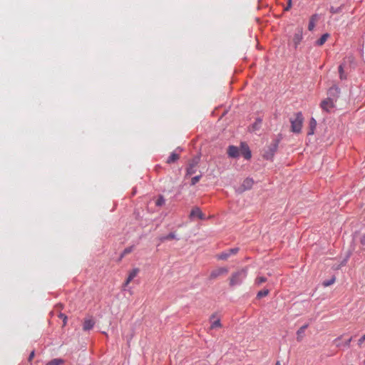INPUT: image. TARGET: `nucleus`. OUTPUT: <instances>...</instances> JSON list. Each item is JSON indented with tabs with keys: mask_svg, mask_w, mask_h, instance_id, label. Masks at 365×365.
I'll return each instance as SVG.
<instances>
[{
	"mask_svg": "<svg viewBox=\"0 0 365 365\" xmlns=\"http://www.w3.org/2000/svg\"><path fill=\"white\" fill-rule=\"evenodd\" d=\"M227 272H228V269L227 268H226V267H220L218 269H216L213 270L210 273V278L211 279H215V278L218 277L220 275L227 274Z\"/></svg>",
	"mask_w": 365,
	"mask_h": 365,
	"instance_id": "obj_10",
	"label": "nucleus"
},
{
	"mask_svg": "<svg viewBox=\"0 0 365 365\" xmlns=\"http://www.w3.org/2000/svg\"><path fill=\"white\" fill-rule=\"evenodd\" d=\"M329 11L333 14H339L342 11V6L339 7L331 6Z\"/></svg>",
	"mask_w": 365,
	"mask_h": 365,
	"instance_id": "obj_30",
	"label": "nucleus"
},
{
	"mask_svg": "<svg viewBox=\"0 0 365 365\" xmlns=\"http://www.w3.org/2000/svg\"><path fill=\"white\" fill-rule=\"evenodd\" d=\"M282 140L281 135H279L276 138H274L269 145L267 146V148L264 149L263 157L266 160H272L273 159V157L277 152L279 143L280 140Z\"/></svg>",
	"mask_w": 365,
	"mask_h": 365,
	"instance_id": "obj_2",
	"label": "nucleus"
},
{
	"mask_svg": "<svg viewBox=\"0 0 365 365\" xmlns=\"http://www.w3.org/2000/svg\"><path fill=\"white\" fill-rule=\"evenodd\" d=\"M363 365H365V360H364V364Z\"/></svg>",
	"mask_w": 365,
	"mask_h": 365,
	"instance_id": "obj_45",
	"label": "nucleus"
},
{
	"mask_svg": "<svg viewBox=\"0 0 365 365\" xmlns=\"http://www.w3.org/2000/svg\"><path fill=\"white\" fill-rule=\"evenodd\" d=\"M318 14H314L311 16L310 19H309V25H308V29L309 31H312L315 26V22L317 21L318 19Z\"/></svg>",
	"mask_w": 365,
	"mask_h": 365,
	"instance_id": "obj_18",
	"label": "nucleus"
},
{
	"mask_svg": "<svg viewBox=\"0 0 365 365\" xmlns=\"http://www.w3.org/2000/svg\"><path fill=\"white\" fill-rule=\"evenodd\" d=\"M222 327V324L220 323V321H214V322L211 324L210 329H214L217 328H220Z\"/></svg>",
	"mask_w": 365,
	"mask_h": 365,
	"instance_id": "obj_32",
	"label": "nucleus"
},
{
	"mask_svg": "<svg viewBox=\"0 0 365 365\" xmlns=\"http://www.w3.org/2000/svg\"><path fill=\"white\" fill-rule=\"evenodd\" d=\"M349 256L342 262V264H345L346 261H347V259H348Z\"/></svg>",
	"mask_w": 365,
	"mask_h": 365,
	"instance_id": "obj_41",
	"label": "nucleus"
},
{
	"mask_svg": "<svg viewBox=\"0 0 365 365\" xmlns=\"http://www.w3.org/2000/svg\"><path fill=\"white\" fill-rule=\"evenodd\" d=\"M227 154L229 157L232 158H238L240 155V150L237 147L230 145L227 149Z\"/></svg>",
	"mask_w": 365,
	"mask_h": 365,
	"instance_id": "obj_12",
	"label": "nucleus"
},
{
	"mask_svg": "<svg viewBox=\"0 0 365 365\" xmlns=\"http://www.w3.org/2000/svg\"><path fill=\"white\" fill-rule=\"evenodd\" d=\"M334 103L335 101L331 98H327L321 102L320 107L324 111L330 113L331 110L334 108Z\"/></svg>",
	"mask_w": 365,
	"mask_h": 365,
	"instance_id": "obj_5",
	"label": "nucleus"
},
{
	"mask_svg": "<svg viewBox=\"0 0 365 365\" xmlns=\"http://www.w3.org/2000/svg\"><path fill=\"white\" fill-rule=\"evenodd\" d=\"M267 281V278L264 277H257L255 279V284L259 285Z\"/></svg>",
	"mask_w": 365,
	"mask_h": 365,
	"instance_id": "obj_31",
	"label": "nucleus"
},
{
	"mask_svg": "<svg viewBox=\"0 0 365 365\" xmlns=\"http://www.w3.org/2000/svg\"><path fill=\"white\" fill-rule=\"evenodd\" d=\"M34 356H35V351H34H34H32L30 353V354H29V358H28V361H29V362H31V361H32V359H34Z\"/></svg>",
	"mask_w": 365,
	"mask_h": 365,
	"instance_id": "obj_34",
	"label": "nucleus"
},
{
	"mask_svg": "<svg viewBox=\"0 0 365 365\" xmlns=\"http://www.w3.org/2000/svg\"><path fill=\"white\" fill-rule=\"evenodd\" d=\"M220 316H217V314H212V316L210 317V319H220Z\"/></svg>",
	"mask_w": 365,
	"mask_h": 365,
	"instance_id": "obj_37",
	"label": "nucleus"
},
{
	"mask_svg": "<svg viewBox=\"0 0 365 365\" xmlns=\"http://www.w3.org/2000/svg\"><path fill=\"white\" fill-rule=\"evenodd\" d=\"M95 325L94 321H84L83 324V329L84 331H88L91 329Z\"/></svg>",
	"mask_w": 365,
	"mask_h": 365,
	"instance_id": "obj_22",
	"label": "nucleus"
},
{
	"mask_svg": "<svg viewBox=\"0 0 365 365\" xmlns=\"http://www.w3.org/2000/svg\"><path fill=\"white\" fill-rule=\"evenodd\" d=\"M58 317L61 319H63V320H66L67 319V316H66L64 314H62L61 312H56Z\"/></svg>",
	"mask_w": 365,
	"mask_h": 365,
	"instance_id": "obj_36",
	"label": "nucleus"
},
{
	"mask_svg": "<svg viewBox=\"0 0 365 365\" xmlns=\"http://www.w3.org/2000/svg\"><path fill=\"white\" fill-rule=\"evenodd\" d=\"M339 78L341 80L346 79V75L344 73V63H341L339 65Z\"/></svg>",
	"mask_w": 365,
	"mask_h": 365,
	"instance_id": "obj_25",
	"label": "nucleus"
},
{
	"mask_svg": "<svg viewBox=\"0 0 365 365\" xmlns=\"http://www.w3.org/2000/svg\"><path fill=\"white\" fill-rule=\"evenodd\" d=\"M247 275V269L242 268L232 274L230 279V286L235 287L240 285Z\"/></svg>",
	"mask_w": 365,
	"mask_h": 365,
	"instance_id": "obj_1",
	"label": "nucleus"
},
{
	"mask_svg": "<svg viewBox=\"0 0 365 365\" xmlns=\"http://www.w3.org/2000/svg\"><path fill=\"white\" fill-rule=\"evenodd\" d=\"M292 6V0H287V5L284 7V11H288Z\"/></svg>",
	"mask_w": 365,
	"mask_h": 365,
	"instance_id": "obj_35",
	"label": "nucleus"
},
{
	"mask_svg": "<svg viewBox=\"0 0 365 365\" xmlns=\"http://www.w3.org/2000/svg\"><path fill=\"white\" fill-rule=\"evenodd\" d=\"M340 93V89L336 86H331L328 91V97L331 98L332 100L336 102L337 98H339Z\"/></svg>",
	"mask_w": 365,
	"mask_h": 365,
	"instance_id": "obj_9",
	"label": "nucleus"
},
{
	"mask_svg": "<svg viewBox=\"0 0 365 365\" xmlns=\"http://www.w3.org/2000/svg\"><path fill=\"white\" fill-rule=\"evenodd\" d=\"M178 240V238L176 237L174 232H170L167 235H164L160 237V240L161 242H165L166 240Z\"/></svg>",
	"mask_w": 365,
	"mask_h": 365,
	"instance_id": "obj_21",
	"label": "nucleus"
},
{
	"mask_svg": "<svg viewBox=\"0 0 365 365\" xmlns=\"http://www.w3.org/2000/svg\"><path fill=\"white\" fill-rule=\"evenodd\" d=\"M195 217H198L200 220L205 219L204 214L201 212L200 209L198 207L192 208L190 214V218H193Z\"/></svg>",
	"mask_w": 365,
	"mask_h": 365,
	"instance_id": "obj_13",
	"label": "nucleus"
},
{
	"mask_svg": "<svg viewBox=\"0 0 365 365\" xmlns=\"http://www.w3.org/2000/svg\"><path fill=\"white\" fill-rule=\"evenodd\" d=\"M364 250H365V247H364Z\"/></svg>",
	"mask_w": 365,
	"mask_h": 365,
	"instance_id": "obj_46",
	"label": "nucleus"
},
{
	"mask_svg": "<svg viewBox=\"0 0 365 365\" xmlns=\"http://www.w3.org/2000/svg\"><path fill=\"white\" fill-rule=\"evenodd\" d=\"M262 123V119L259 117L257 118L255 121L252 124L250 128V132H255L260 129Z\"/></svg>",
	"mask_w": 365,
	"mask_h": 365,
	"instance_id": "obj_14",
	"label": "nucleus"
},
{
	"mask_svg": "<svg viewBox=\"0 0 365 365\" xmlns=\"http://www.w3.org/2000/svg\"><path fill=\"white\" fill-rule=\"evenodd\" d=\"M63 327H65V326H66V321H63Z\"/></svg>",
	"mask_w": 365,
	"mask_h": 365,
	"instance_id": "obj_43",
	"label": "nucleus"
},
{
	"mask_svg": "<svg viewBox=\"0 0 365 365\" xmlns=\"http://www.w3.org/2000/svg\"><path fill=\"white\" fill-rule=\"evenodd\" d=\"M64 361L61 359H53L48 361L46 365H62Z\"/></svg>",
	"mask_w": 365,
	"mask_h": 365,
	"instance_id": "obj_24",
	"label": "nucleus"
},
{
	"mask_svg": "<svg viewBox=\"0 0 365 365\" xmlns=\"http://www.w3.org/2000/svg\"><path fill=\"white\" fill-rule=\"evenodd\" d=\"M304 117L302 112H297L294 114V118H290L291 130L293 133H299L302 130Z\"/></svg>",
	"mask_w": 365,
	"mask_h": 365,
	"instance_id": "obj_3",
	"label": "nucleus"
},
{
	"mask_svg": "<svg viewBox=\"0 0 365 365\" xmlns=\"http://www.w3.org/2000/svg\"><path fill=\"white\" fill-rule=\"evenodd\" d=\"M50 314H51V317H53L54 316V311L51 312Z\"/></svg>",
	"mask_w": 365,
	"mask_h": 365,
	"instance_id": "obj_42",
	"label": "nucleus"
},
{
	"mask_svg": "<svg viewBox=\"0 0 365 365\" xmlns=\"http://www.w3.org/2000/svg\"><path fill=\"white\" fill-rule=\"evenodd\" d=\"M138 272H139V269H138V268L133 269L129 273V275L125 281V284H129L136 277V275L138 274Z\"/></svg>",
	"mask_w": 365,
	"mask_h": 365,
	"instance_id": "obj_17",
	"label": "nucleus"
},
{
	"mask_svg": "<svg viewBox=\"0 0 365 365\" xmlns=\"http://www.w3.org/2000/svg\"><path fill=\"white\" fill-rule=\"evenodd\" d=\"M199 162V158L196 157L192 160L191 162H190L187 169H186V175H192L194 174L196 171L195 167L197 166V163Z\"/></svg>",
	"mask_w": 365,
	"mask_h": 365,
	"instance_id": "obj_8",
	"label": "nucleus"
},
{
	"mask_svg": "<svg viewBox=\"0 0 365 365\" xmlns=\"http://www.w3.org/2000/svg\"><path fill=\"white\" fill-rule=\"evenodd\" d=\"M335 280H336L335 277H332L330 279L324 281L322 282V285L324 287H329V286L331 285L332 284H334Z\"/></svg>",
	"mask_w": 365,
	"mask_h": 365,
	"instance_id": "obj_29",
	"label": "nucleus"
},
{
	"mask_svg": "<svg viewBox=\"0 0 365 365\" xmlns=\"http://www.w3.org/2000/svg\"><path fill=\"white\" fill-rule=\"evenodd\" d=\"M240 153L246 160H249L252 156L250 149L245 143H243L241 144Z\"/></svg>",
	"mask_w": 365,
	"mask_h": 365,
	"instance_id": "obj_11",
	"label": "nucleus"
},
{
	"mask_svg": "<svg viewBox=\"0 0 365 365\" xmlns=\"http://www.w3.org/2000/svg\"><path fill=\"white\" fill-rule=\"evenodd\" d=\"M302 30L299 29L298 31L294 34L293 38V43L295 48H297L298 45L302 41Z\"/></svg>",
	"mask_w": 365,
	"mask_h": 365,
	"instance_id": "obj_15",
	"label": "nucleus"
},
{
	"mask_svg": "<svg viewBox=\"0 0 365 365\" xmlns=\"http://www.w3.org/2000/svg\"><path fill=\"white\" fill-rule=\"evenodd\" d=\"M351 339H352V338L351 337L350 339H349L348 340H346V341L344 342V346H349V345H350V342L351 341Z\"/></svg>",
	"mask_w": 365,
	"mask_h": 365,
	"instance_id": "obj_39",
	"label": "nucleus"
},
{
	"mask_svg": "<svg viewBox=\"0 0 365 365\" xmlns=\"http://www.w3.org/2000/svg\"><path fill=\"white\" fill-rule=\"evenodd\" d=\"M317 126V121L314 118H312L309 121V130L308 131V135H313L314 133V130Z\"/></svg>",
	"mask_w": 365,
	"mask_h": 365,
	"instance_id": "obj_20",
	"label": "nucleus"
},
{
	"mask_svg": "<svg viewBox=\"0 0 365 365\" xmlns=\"http://www.w3.org/2000/svg\"><path fill=\"white\" fill-rule=\"evenodd\" d=\"M309 324L302 326L297 331V340L301 341L304 336L305 330L308 328Z\"/></svg>",
	"mask_w": 365,
	"mask_h": 365,
	"instance_id": "obj_16",
	"label": "nucleus"
},
{
	"mask_svg": "<svg viewBox=\"0 0 365 365\" xmlns=\"http://www.w3.org/2000/svg\"><path fill=\"white\" fill-rule=\"evenodd\" d=\"M165 198L163 195H160L157 200L155 201V205L158 207H161L165 204Z\"/></svg>",
	"mask_w": 365,
	"mask_h": 365,
	"instance_id": "obj_28",
	"label": "nucleus"
},
{
	"mask_svg": "<svg viewBox=\"0 0 365 365\" xmlns=\"http://www.w3.org/2000/svg\"><path fill=\"white\" fill-rule=\"evenodd\" d=\"M133 247H134L133 246H130V247H126V248L123 251L122 254L120 255V257H119V260H121V259H122V258H123L125 255H128V254L130 253V252L133 250Z\"/></svg>",
	"mask_w": 365,
	"mask_h": 365,
	"instance_id": "obj_26",
	"label": "nucleus"
},
{
	"mask_svg": "<svg viewBox=\"0 0 365 365\" xmlns=\"http://www.w3.org/2000/svg\"><path fill=\"white\" fill-rule=\"evenodd\" d=\"M239 248L238 247H234L229 249L225 252H221L220 254L217 255V257L220 260H226L231 255H235L238 252Z\"/></svg>",
	"mask_w": 365,
	"mask_h": 365,
	"instance_id": "obj_6",
	"label": "nucleus"
},
{
	"mask_svg": "<svg viewBox=\"0 0 365 365\" xmlns=\"http://www.w3.org/2000/svg\"><path fill=\"white\" fill-rule=\"evenodd\" d=\"M361 243L365 247V235H364L361 238Z\"/></svg>",
	"mask_w": 365,
	"mask_h": 365,
	"instance_id": "obj_40",
	"label": "nucleus"
},
{
	"mask_svg": "<svg viewBox=\"0 0 365 365\" xmlns=\"http://www.w3.org/2000/svg\"><path fill=\"white\" fill-rule=\"evenodd\" d=\"M269 291L267 289H262L257 294V298L261 299L262 297H266L269 294Z\"/></svg>",
	"mask_w": 365,
	"mask_h": 365,
	"instance_id": "obj_27",
	"label": "nucleus"
},
{
	"mask_svg": "<svg viewBox=\"0 0 365 365\" xmlns=\"http://www.w3.org/2000/svg\"><path fill=\"white\" fill-rule=\"evenodd\" d=\"M202 175H196L195 177H193L192 179H191V185H195L196 183H197L199 182V180H200Z\"/></svg>",
	"mask_w": 365,
	"mask_h": 365,
	"instance_id": "obj_33",
	"label": "nucleus"
},
{
	"mask_svg": "<svg viewBox=\"0 0 365 365\" xmlns=\"http://www.w3.org/2000/svg\"><path fill=\"white\" fill-rule=\"evenodd\" d=\"M329 37V34L328 33L324 34L315 43L317 46H322Z\"/></svg>",
	"mask_w": 365,
	"mask_h": 365,
	"instance_id": "obj_19",
	"label": "nucleus"
},
{
	"mask_svg": "<svg viewBox=\"0 0 365 365\" xmlns=\"http://www.w3.org/2000/svg\"><path fill=\"white\" fill-rule=\"evenodd\" d=\"M365 341V334L363 335L359 339V341H358V344L359 345H361L362 343H364Z\"/></svg>",
	"mask_w": 365,
	"mask_h": 365,
	"instance_id": "obj_38",
	"label": "nucleus"
},
{
	"mask_svg": "<svg viewBox=\"0 0 365 365\" xmlns=\"http://www.w3.org/2000/svg\"><path fill=\"white\" fill-rule=\"evenodd\" d=\"M254 184V180L251 178H247L244 180L242 184L236 189L238 193H242L246 190H250Z\"/></svg>",
	"mask_w": 365,
	"mask_h": 365,
	"instance_id": "obj_4",
	"label": "nucleus"
},
{
	"mask_svg": "<svg viewBox=\"0 0 365 365\" xmlns=\"http://www.w3.org/2000/svg\"><path fill=\"white\" fill-rule=\"evenodd\" d=\"M275 365H280L279 361H277L276 362Z\"/></svg>",
	"mask_w": 365,
	"mask_h": 365,
	"instance_id": "obj_44",
	"label": "nucleus"
},
{
	"mask_svg": "<svg viewBox=\"0 0 365 365\" xmlns=\"http://www.w3.org/2000/svg\"><path fill=\"white\" fill-rule=\"evenodd\" d=\"M179 158V155L173 152L167 160L168 164L173 163Z\"/></svg>",
	"mask_w": 365,
	"mask_h": 365,
	"instance_id": "obj_23",
	"label": "nucleus"
},
{
	"mask_svg": "<svg viewBox=\"0 0 365 365\" xmlns=\"http://www.w3.org/2000/svg\"><path fill=\"white\" fill-rule=\"evenodd\" d=\"M103 322H105V324L98 326L100 331H101L104 334H106V332L105 331L104 329L106 327H108V328L110 327L112 332H114L115 327L117 326L116 321H103Z\"/></svg>",
	"mask_w": 365,
	"mask_h": 365,
	"instance_id": "obj_7",
	"label": "nucleus"
}]
</instances>
